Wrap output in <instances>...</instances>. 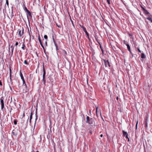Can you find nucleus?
I'll return each instance as SVG.
<instances>
[{
  "instance_id": "obj_31",
  "label": "nucleus",
  "mask_w": 152,
  "mask_h": 152,
  "mask_svg": "<svg viewBox=\"0 0 152 152\" xmlns=\"http://www.w3.org/2000/svg\"><path fill=\"white\" fill-rule=\"evenodd\" d=\"M54 41V44H55V46H56V48H57V45H56V43H55V42L54 41Z\"/></svg>"
},
{
  "instance_id": "obj_27",
  "label": "nucleus",
  "mask_w": 152,
  "mask_h": 152,
  "mask_svg": "<svg viewBox=\"0 0 152 152\" xmlns=\"http://www.w3.org/2000/svg\"><path fill=\"white\" fill-rule=\"evenodd\" d=\"M98 107H96V114L97 116L98 115V114H97V109H98Z\"/></svg>"
},
{
  "instance_id": "obj_39",
  "label": "nucleus",
  "mask_w": 152,
  "mask_h": 152,
  "mask_svg": "<svg viewBox=\"0 0 152 152\" xmlns=\"http://www.w3.org/2000/svg\"><path fill=\"white\" fill-rule=\"evenodd\" d=\"M137 124H136V128H137Z\"/></svg>"
},
{
  "instance_id": "obj_15",
  "label": "nucleus",
  "mask_w": 152,
  "mask_h": 152,
  "mask_svg": "<svg viewBox=\"0 0 152 152\" xmlns=\"http://www.w3.org/2000/svg\"><path fill=\"white\" fill-rule=\"evenodd\" d=\"M147 19L150 21L151 23H152V19L150 17H147L146 18Z\"/></svg>"
},
{
  "instance_id": "obj_24",
  "label": "nucleus",
  "mask_w": 152,
  "mask_h": 152,
  "mask_svg": "<svg viewBox=\"0 0 152 152\" xmlns=\"http://www.w3.org/2000/svg\"><path fill=\"white\" fill-rule=\"evenodd\" d=\"M14 124L15 125H16L17 124V121L16 120H15L14 121Z\"/></svg>"
},
{
  "instance_id": "obj_4",
  "label": "nucleus",
  "mask_w": 152,
  "mask_h": 152,
  "mask_svg": "<svg viewBox=\"0 0 152 152\" xmlns=\"http://www.w3.org/2000/svg\"><path fill=\"white\" fill-rule=\"evenodd\" d=\"M22 32H21V30L19 29L18 30V35H19L20 37H21L23 35L24 30L23 28H22Z\"/></svg>"
},
{
  "instance_id": "obj_37",
  "label": "nucleus",
  "mask_w": 152,
  "mask_h": 152,
  "mask_svg": "<svg viewBox=\"0 0 152 152\" xmlns=\"http://www.w3.org/2000/svg\"><path fill=\"white\" fill-rule=\"evenodd\" d=\"M100 137H103V134H101L100 135Z\"/></svg>"
},
{
  "instance_id": "obj_40",
  "label": "nucleus",
  "mask_w": 152,
  "mask_h": 152,
  "mask_svg": "<svg viewBox=\"0 0 152 152\" xmlns=\"http://www.w3.org/2000/svg\"><path fill=\"white\" fill-rule=\"evenodd\" d=\"M24 115H25V114L24 113L23 114V117H24Z\"/></svg>"
},
{
  "instance_id": "obj_28",
  "label": "nucleus",
  "mask_w": 152,
  "mask_h": 152,
  "mask_svg": "<svg viewBox=\"0 0 152 152\" xmlns=\"http://www.w3.org/2000/svg\"><path fill=\"white\" fill-rule=\"evenodd\" d=\"M10 48H12V50H13V49H14V46H12V45L10 47Z\"/></svg>"
},
{
  "instance_id": "obj_23",
  "label": "nucleus",
  "mask_w": 152,
  "mask_h": 152,
  "mask_svg": "<svg viewBox=\"0 0 152 152\" xmlns=\"http://www.w3.org/2000/svg\"><path fill=\"white\" fill-rule=\"evenodd\" d=\"M25 45H23V46L22 47V49H23V50H24L25 49L24 48H25Z\"/></svg>"
},
{
  "instance_id": "obj_17",
  "label": "nucleus",
  "mask_w": 152,
  "mask_h": 152,
  "mask_svg": "<svg viewBox=\"0 0 152 152\" xmlns=\"http://www.w3.org/2000/svg\"><path fill=\"white\" fill-rule=\"evenodd\" d=\"M45 77H44V78L43 77L42 80H43V83L44 84H45Z\"/></svg>"
},
{
  "instance_id": "obj_18",
  "label": "nucleus",
  "mask_w": 152,
  "mask_h": 152,
  "mask_svg": "<svg viewBox=\"0 0 152 152\" xmlns=\"http://www.w3.org/2000/svg\"><path fill=\"white\" fill-rule=\"evenodd\" d=\"M24 64H26V65H28V62L26 60H25L24 61Z\"/></svg>"
},
{
  "instance_id": "obj_7",
  "label": "nucleus",
  "mask_w": 152,
  "mask_h": 152,
  "mask_svg": "<svg viewBox=\"0 0 152 152\" xmlns=\"http://www.w3.org/2000/svg\"><path fill=\"white\" fill-rule=\"evenodd\" d=\"M148 118V117L147 116H146L145 119V127L146 128H147V127Z\"/></svg>"
},
{
  "instance_id": "obj_30",
  "label": "nucleus",
  "mask_w": 152,
  "mask_h": 152,
  "mask_svg": "<svg viewBox=\"0 0 152 152\" xmlns=\"http://www.w3.org/2000/svg\"><path fill=\"white\" fill-rule=\"evenodd\" d=\"M18 44V42H16L15 44V46H17Z\"/></svg>"
},
{
  "instance_id": "obj_46",
  "label": "nucleus",
  "mask_w": 152,
  "mask_h": 152,
  "mask_svg": "<svg viewBox=\"0 0 152 152\" xmlns=\"http://www.w3.org/2000/svg\"><path fill=\"white\" fill-rule=\"evenodd\" d=\"M37 118H36V120H37Z\"/></svg>"
},
{
  "instance_id": "obj_42",
  "label": "nucleus",
  "mask_w": 152,
  "mask_h": 152,
  "mask_svg": "<svg viewBox=\"0 0 152 152\" xmlns=\"http://www.w3.org/2000/svg\"><path fill=\"white\" fill-rule=\"evenodd\" d=\"M99 45H100V48H101V45H100V43H99Z\"/></svg>"
},
{
  "instance_id": "obj_44",
  "label": "nucleus",
  "mask_w": 152,
  "mask_h": 152,
  "mask_svg": "<svg viewBox=\"0 0 152 152\" xmlns=\"http://www.w3.org/2000/svg\"><path fill=\"white\" fill-rule=\"evenodd\" d=\"M36 152H39L38 151H37Z\"/></svg>"
},
{
  "instance_id": "obj_9",
  "label": "nucleus",
  "mask_w": 152,
  "mask_h": 152,
  "mask_svg": "<svg viewBox=\"0 0 152 152\" xmlns=\"http://www.w3.org/2000/svg\"><path fill=\"white\" fill-rule=\"evenodd\" d=\"M27 16L28 18V16L31 17H32L31 13L29 11L27 12Z\"/></svg>"
},
{
  "instance_id": "obj_22",
  "label": "nucleus",
  "mask_w": 152,
  "mask_h": 152,
  "mask_svg": "<svg viewBox=\"0 0 152 152\" xmlns=\"http://www.w3.org/2000/svg\"><path fill=\"white\" fill-rule=\"evenodd\" d=\"M10 76L11 77V69H10ZM10 79L11 80V77H10Z\"/></svg>"
},
{
  "instance_id": "obj_35",
  "label": "nucleus",
  "mask_w": 152,
  "mask_h": 152,
  "mask_svg": "<svg viewBox=\"0 0 152 152\" xmlns=\"http://www.w3.org/2000/svg\"><path fill=\"white\" fill-rule=\"evenodd\" d=\"M0 85L1 86H2V84L1 83V80H0Z\"/></svg>"
},
{
  "instance_id": "obj_12",
  "label": "nucleus",
  "mask_w": 152,
  "mask_h": 152,
  "mask_svg": "<svg viewBox=\"0 0 152 152\" xmlns=\"http://www.w3.org/2000/svg\"><path fill=\"white\" fill-rule=\"evenodd\" d=\"M43 77H45V74H46V72L45 69L44 68L43 69Z\"/></svg>"
},
{
  "instance_id": "obj_3",
  "label": "nucleus",
  "mask_w": 152,
  "mask_h": 152,
  "mask_svg": "<svg viewBox=\"0 0 152 152\" xmlns=\"http://www.w3.org/2000/svg\"><path fill=\"white\" fill-rule=\"evenodd\" d=\"M143 13L146 16L149 17L151 16V15L148 11L145 10L143 7Z\"/></svg>"
},
{
  "instance_id": "obj_26",
  "label": "nucleus",
  "mask_w": 152,
  "mask_h": 152,
  "mask_svg": "<svg viewBox=\"0 0 152 152\" xmlns=\"http://www.w3.org/2000/svg\"><path fill=\"white\" fill-rule=\"evenodd\" d=\"M6 4L8 6L9 5V3L8 0H6Z\"/></svg>"
},
{
  "instance_id": "obj_38",
  "label": "nucleus",
  "mask_w": 152,
  "mask_h": 152,
  "mask_svg": "<svg viewBox=\"0 0 152 152\" xmlns=\"http://www.w3.org/2000/svg\"><path fill=\"white\" fill-rule=\"evenodd\" d=\"M45 45L46 46L47 45V42L46 41H45Z\"/></svg>"
},
{
  "instance_id": "obj_10",
  "label": "nucleus",
  "mask_w": 152,
  "mask_h": 152,
  "mask_svg": "<svg viewBox=\"0 0 152 152\" xmlns=\"http://www.w3.org/2000/svg\"><path fill=\"white\" fill-rule=\"evenodd\" d=\"M123 132V135L125 137V136H126V135H128L127 133L125 131H122Z\"/></svg>"
},
{
  "instance_id": "obj_19",
  "label": "nucleus",
  "mask_w": 152,
  "mask_h": 152,
  "mask_svg": "<svg viewBox=\"0 0 152 152\" xmlns=\"http://www.w3.org/2000/svg\"><path fill=\"white\" fill-rule=\"evenodd\" d=\"M24 10L26 12H27L29 11V10L27 9L26 7H25L24 8Z\"/></svg>"
},
{
  "instance_id": "obj_36",
  "label": "nucleus",
  "mask_w": 152,
  "mask_h": 152,
  "mask_svg": "<svg viewBox=\"0 0 152 152\" xmlns=\"http://www.w3.org/2000/svg\"><path fill=\"white\" fill-rule=\"evenodd\" d=\"M145 58V56L144 54H143V58Z\"/></svg>"
},
{
  "instance_id": "obj_1",
  "label": "nucleus",
  "mask_w": 152,
  "mask_h": 152,
  "mask_svg": "<svg viewBox=\"0 0 152 152\" xmlns=\"http://www.w3.org/2000/svg\"><path fill=\"white\" fill-rule=\"evenodd\" d=\"M20 76L21 79L22 80L23 83V86L24 88L23 89V93H26L28 91V89H27L26 84L25 83V81L24 80V77L21 72H20Z\"/></svg>"
},
{
  "instance_id": "obj_43",
  "label": "nucleus",
  "mask_w": 152,
  "mask_h": 152,
  "mask_svg": "<svg viewBox=\"0 0 152 152\" xmlns=\"http://www.w3.org/2000/svg\"><path fill=\"white\" fill-rule=\"evenodd\" d=\"M80 26L83 28V26Z\"/></svg>"
},
{
  "instance_id": "obj_21",
  "label": "nucleus",
  "mask_w": 152,
  "mask_h": 152,
  "mask_svg": "<svg viewBox=\"0 0 152 152\" xmlns=\"http://www.w3.org/2000/svg\"><path fill=\"white\" fill-rule=\"evenodd\" d=\"M44 38L45 39H48V37L47 35H45L44 36Z\"/></svg>"
},
{
  "instance_id": "obj_34",
  "label": "nucleus",
  "mask_w": 152,
  "mask_h": 152,
  "mask_svg": "<svg viewBox=\"0 0 152 152\" xmlns=\"http://www.w3.org/2000/svg\"><path fill=\"white\" fill-rule=\"evenodd\" d=\"M13 50H12L11 56H12V55L13 54Z\"/></svg>"
},
{
  "instance_id": "obj_32",
  "label": "nucleus",
  "mask_w": 152,
  "mask_h": 152,
  "mask_svg": "<svg viewBox=\"0 0 152 152\" xmlns=\"http://www.w3.org/2000/svg\"><path fill=\"white\" fill-rule=\"evenodd\" d=\"M89 133L90 134H92V131H91V130H90L89 131Z\"/></svg>"
},
{
  "instance_id": "obj_14",
  "label": "nucleus",
  "mask_w": 152,
  "mask_h": 152,
  "mask_svg": "<svg viewBox=\"0 0 152 152\" xmlns=\"http://www.w3.org/2000/svg\"><path fill=\"white\" fill-rule=\"evenodd\" d=\"M32 115H33L32 113H31L30 114V120H29V122L30 123H31V120L32 119Z\"/></svg>"
},
{
  "instance_id": "obj_41",
  "label": "nucleus",
  "mask_w": 152,
  "mask_h": 152,
  "mask_svg": "<svg viewBox=\"0 0 152 152\" xmlns=\"http://www.w3.org/2000/svg\"><path fill=\"white\" fill-rule=\"evenodd\" d=\"M141 8L142 9L143 7L141 5Z\"/></svg>"
},
{
  "instance_id": "obj_25",
  "label": "nucleus",
  "mask_w": 152,
  "mask_h": 152,
  "mask_svg": "<svg viewBox=\"0 0 152 152\" xmlns=\"http://www.w3.org/2000/svg\"><path fill=\"white\" fill-rule=\"evenodd\" d=\"M125 138L126 139H128V141H129V139L128 137V135H126V136H125Z\"/></svg>"
},
{
  "instance_id": "obj_13",
  "label": "nucleus",
  "mask_w": 152,
  "mask_h": 152,
  "mask_svg": "<svg viewBox=\"0 0 152 152\" xmlns=\"http://www.w3.org/2000/svg\"><path fill=\"white\" fill-rule=\"evenodd\" d=\"M126 45H127V48L128 50H129V51L130 52V53H131V50H130V46L129 45V44H127Z\"/></svg>"
},
{
  "instance_id": "obj_45",
  "label": "nucleus",
  "mask_w": 152,
  "mask_h": 152,
  "mask_svg": "<svg viewBox=\"0 0 152 152\" xmlns=\"http://www.w3.org/2000/svg\"><path fill=\"white\" fill-rule=\"evenodd\" d=\"M118 99V97H117V99Z\"/></svg>"
},
{
  "instance_id": "obj_33",
  "label": "nucleus",
  "mask_w": 152,
  "mask_h": 152,
  "mask_svg": "<svg viewBox=\"0 0 152 152\" xmlns=\"http://www.w3.org/2000/svg\"><path fill=\"white\" fill-rule=\"evenodd\" d=\"M12 16H13V10H12Z\"/></svg>"
},
{
  "instance_id": "obj_2",
  "label": "nucleus",
  "mask_w": 152,
  "mask_h": 152,
  "mask_svg": "<svg viewBox=\"0 0 152 152\" xmlns=\"http://www.w3.org/2000/svg\"><path fill=\"white\" fill-rule=\"evenodd\" d=\"M86 122L89 124L91 125L94 124V119L91 118H90L89 116H87L86 117Z\"/></svg>"
},
{
  "instance_id": "obj_29",
  "label": "nucleus",
  "mask_w": 152,
  "mask_h": 152,
  "mask_svg": "<svg viewBox=\"0 0 152 152\" xmlns=\"http://www.w3.org/2000/svg\"><path fill=\"white\" fill-rule=\"evenodd\" d=\"M107 2H108V4H110V0H107Z\"/></svg>"
},
{
  "instance_id": "obj_8",
  "label": "nucleus",
  "mask_w": 152,
  "mask_h": 152,
  "mask_svg": "<svg viewBox=\"0 0 152 152\" xmlns=\"http://www.w3.org/2000/svg\"><path fill=\"white\" fill-rule=\"evenodd\" d=\"M83 31L85 32L87 36L88 37V38H89L88 34V33L86 29V28L85 27H84L83 26Z\"/></svg>"
},
{
  "instance_id": "obj_20",
  "label": "nucleus",
  "mask_w": 152,
  "mask_h": 152,
  "mask_svg": "<svg viewBox=\"0 0 152 152\" xmlns=\"http://www.w3.org/2000/svg\"><path fill=\"white\" fill-rule=\"evenodd\" d=\"M40 44L41 45V46L43 48V50H44V51H45V48H44V46H43V45H42V43H40Z\"/></svg>"
},
{
  "instance_id": "obj_6",
  "label": "nucleus",
  "mask_w": 152,
  "mask_h": 152,
  "mask_svg": "<svg viewBox=\"0 0 152 152\" xmlns=\"http://www.w3.org/2000/svg\"><path fill=\"white\" fill-rule=\"evenodd\" d=\"M4 98L2 97H1V109L2 110L4 107Z\"/></svg>"
},
{
  "instance_id": "obj_11",
  "label": "nucleus",
  "mask_w": 152,
  "mask_h": 152,
  "mask_svg": "<svg viewBox=\"0 0 152 152\" xmlns=\"http://www.w3.org/2000/svg\"><path fill=\"white\" fill-rule=\"evenodd\" d=\"M137 49L139 52L141 54V58H142V53L141 51L140 50V49L139 48H138Z\"/></svg>"
},
{
  "instance_id": "obj_5",
  "label": "nucleus",
  "mask_w": 152,
  "mask_h": 152,
  "mask_svg": "<svg viewBox=\"0 0 152 152\" xmlns=\"http://www.w3.org/2000/svg\"><path fill=\"white\" fill-rule=\"evenodd\" d=\"M103 61L104 62L105 65L106 67H107L108 66L109 67L110 66V63L108 60H106L104 59Z\"/></svg>"
},
{
  "instance_id": "obj_16",
  "label": "nucleus",
  "mask_w": 152,
  "mask_h": 152,
  "mask_svg": "<svg viewBox=\"0 0 152 152\" xmlns=\"http://www.w3.org/2000/svg\"><path fill=\"white\" fill-rule=\"evenodd\" d=\"M38 40H39V41L40 43H42V41L40 39V36L39 35L38 36Z\"/></svg>"
}]
</instances>
